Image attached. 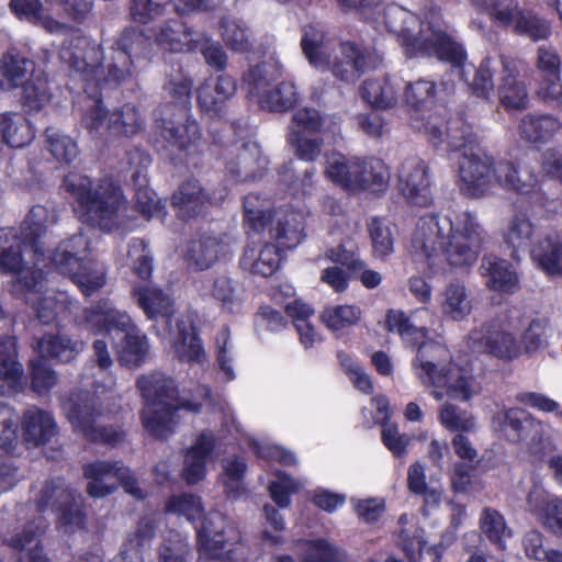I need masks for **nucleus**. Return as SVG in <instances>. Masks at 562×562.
<instances>
[{"label":"nucleus","mask_w":562,"mask_h":562,"mask_svg":"<svg viewBox=\"0 0 562 562\" xmlns=\"http://www.w3.org/2000/svg\"><path fill=\"white\" fill-rule=\"evenodd\" d=\"M157 526L154 519L149 517H142L136 526V529L133 533H131L126 541L123 544V549L121 551V555L124 561L139 560V562H144L143 553L146 548L151 546L156 537Z\"/></svg>","instance_id":"43"},{"label":"nucleus","mask_w":562,"mask_h":562,"mask_svg":"<svg viewBox=\"0 0 562 562\" xmlns=\"http://www.w3.org/2000/svg\"><path fill=\"white\" fill-rule=\"evenodd\" d=\"M27 379L30 390L37 395L48 394L58 383L56 371L40 356L27 361Z\"/></svg>","instance_id":"52"},{"label":"nucleus","mask_w":562,"mask_h":562,"mask_svg":"<svg viewBox=\"0 0 562 562\" xmlns=\"http://www.w3.org/2000/svg\"><path fill=\"white\" fill-rule=\"evenodd\" d=\"M561 126L560 119L552 114L529 113L521 119L518 130L521 138L529 143H546Z\"/></svg>","instance_id":"38"},{"label":"nucleus","mask_w":562,"mask_h":562,"mask_svg":"<svg viewBox=\"0 0 562 562\" xmlns=\"http://www.w3.org/2000/svg\"><path fill=\"white\" fill-rule=\"evenodd\" d=\"M57 218L54 209L36 204L21 223L20 234L14 228H0V272L20 274L25 268L23 251L26 248L33 251L34 260H40L44 256L41 239Z\"/></svg>","instance_id":"5"},{"label":"nucleus","mask_w":562,"mask_h":562,"mask_svg":"<svg viewBox=\"0 0 562 562\" xmlns=\"http://www.w3.org/2000/svg\"><path fill=\"white\" fill-rule=\"evenodd\" d=\"M361 316L359 306L339 304L326 306L321 313V321L331 331H339L357 325Z\"/></svg>","instance_id":"53"},{"label":"nucleus","mask_w":562,"mask_h":562,"mask_svg":"<svg viewBox=\"0 0 562 562\" xmlns=\"http://www.w3.org/2000/svg\"><path fill=\"white\" fill-rule=\"evenodd\" d=\"M214 204L213 194L195 179L181 182L170 198L176 216L184 222L206 215Z\"/></svg>","instance_id":"21"},{"label":"nucleus","mask_w":562,"mask_h":562,"mask_svg":"<svg viewBox=\"0 0 562 562\" xmlns=\"http://www.w3.org/2000/svg\"><path fill=\"white\" fill-rule=\"evenodd\" d=\"M376 56L367 48H361L355 42H341L339 55L330 61L327 70L344 82L357 81L367 70L375 68Z\"/></svg>","instance_id":"22"},{"label":"nucleus","mask_w":562,"mask_h":562,"mask_svg":"<svg viewBox=\"0 0 562 562\" xmlns=\"http://www.w3.org/2000/svg\"><path fill=\"white\" fill-rule=\"evenodd\" d=\"M160 135L166 142L165 147L179 154L196 150L202 139L200 124L191 113H172L157 120Z\"/></svg>","instance_id":"20"},{"label":"nucleus","mask_w":562,"mask_h":562,"mask_svg":"<svg viewBox=\"0 0 562 562\" xmlns=\"http://www.w3.org/2000/svg\"><path fill=\"white\" fill-rule=\"evenodd\" d=\"M131 295L147 318L157 319L162 317L167 322L171 321L175 314L173 301L161 289L148 285H134L131 290Z\"/></svg>","instance_id":"35"},{"label":"nucleus","mask_w":562,"mask_h":562,"mask_svg":"<svg viewBox=\"0 0 562 562\" xmlns=\"http://www.w3.org/2000/svg\"><path fill=\"white\" fill-rule=\"evenodd\" d=\"M83 348L82 341L72 339L65 334H44L36 340L37 356L45 360H55L60 363L72 361Z\"/></svg>","instance_id":"34"},{"label":"nucleus","mask_w":562,"mask_h":562,"mask_svg":"<svg viewBox=\"0 0 562 562\" xmlns=\"http://www.w3.org/2000/svg\"><path fill=\"white\" fill-rule=\"evenodd\" d=\"M434 238H426L422 245L428 260L441 256L450 267L465 268L475 263L484 243L485 232L476 216L463 211L453 218L439 214L423 217Z\"/></svg>","instance_id":"3"},{"label":"nucleus","mask_w":562,"mask_h":562,"mask_svg":"<svg viewBox=\"0 0 562 562\" xmlns=\"http://www.w3.org/2000/svg\"><path fill=\"white\" fill-rule=\"evenodd\" d=\"M2 119L3 146L23 148L33 142L36 132L24 115L16 112H4Z\"/></svg>","instance_id":"42"},{"label":"nucleus","mask_w":562,"mask_h":562,"mask_svg":"<svg viewBox=\"0 0 562 562\" xmlns=\"http://www.w3.org/2000/svg\"><path fill=\"white\" fill-rule=\"evenodd\" d=\"M427 35L422 27L418 34L402 35V45L412 57H436L438 60L450 64L464 76L468 53L462 44L457 42L446 31L427 24Z\"/></svg>","instance_id":"11"},{"label":"nucleus","mask_w":562,"mask_h":562,"mask_svg":"<svg viewBox=\"0 0 562 562\" xmlns=\"http://www.w3.org/2000/svg\"><path fill=\"white\" fill-rule=\"evenodd\" d=\"M44 137L45 148L60 166H69L78 157V144L69 135L50 126L45 128Z\"/></svg>","instance_id":"48"},{"label":"nucleus","mask_w":562,"mask_h":562,"mask_svg":"<svg viewBox=\"0 0 562 562\" xmlns=\"http://www.w3.org/2000/svg\"><path fill=\"white\" fill-rule=\"evenodd\" d=\"M9 546L19 551L31 547L26 552L20 554L18 562H49L33 526H25L21 532L12 536Z\"/></svg>","instance_id":"54"},{"label":"nucleus","mask_w":562,"mask_h":562,"mask_svg":"<svg viewBox=\"0 0 562 562\" xmlns=\"http://www.w3.org/2000/svg\"><path fill=\"white\" fill-rule=\"evenodd\" d=\"M439 422L450 431L468 432L474 428V418L457 405L446 403L439 412Z\"/></svg>","instance_id":"63"},{"label":"nucleus","mask_w":562,"mask_h":562,"mask_svg":"<svg viewBox=\"0 0 562 562\" xmlns=\"http://www.w3.org/2000/svg\"><path fill=\"white\" fill-rule=\"evenodd\" d=\"M81 324L93 335H111L124 331L131 325V317L119 311L108 297L99 299L82 310Z\"/></svg>","instance_id":"24"},{"label":"nucleus","mask_w":562,"mask_h":562,"mask_svg":"<svg viewBox=\"0 0 562 562\" xmlns=\"http://www.w3.org/2000/svg\"><path fill=\"white\" fill-rule=\"evenodd\" d=\"M360 94L362 100L374 109L386 110L397 103V91L389 77L364 80L360 87Z\"/></svg>","instance_id":"44"},{"label":"nucleus","mask_w":562,"mask_h":562,"mask_svg":"<svg viewBox=\"0 0 562 562\" xmlns=\"http://www.w3.org/2000/svg\"><path fill=\"white\" fill-rule=\"evenodd\" d=\"M270 238L282 249H293L305 238V221L302 214L294 211H278Z\"/></svg>","instance_id":"31"},{"label":"nucleus","mask_w":562,"mask_h":562,"mask_svg":"<svg viewBox=\"0 0 562 562\" xmlns=\"http://www.w3.org/2000/svg\"><path fill=\"white\" fill-rule=\"evenodd\" d=\"M106 65L105 83L121 85L132 76V68L139 59H150L153 41L143 30L128 26L120 34L112 47Z\"/></svg>","instance_id":"12"},{"label":"nucleus","mask_w":562,"mask_h":562,"mask_svg":"<svg viewBox=\"0 0 562 562\" xmlns=\"http://www.w3.org/2000/svg\"><path fill=\"white\" fill-rule=\"evenodd\" d=\"M59 60L68 71V76L82 82L86 93L81 125L90 133L103 126L109 120V111L103 103V90L120 85L105 83L104 70L101 69L102 50L88 37L76 35L65 40L59 48Z\"/></svg>","instance_id":"2"},{"label":"nucleus","mask_w":562,"mask_h":562,"mask_svg":"<svg viewBox=\"0 0 562 562\" xmlns=\"http://www.w3.org/2000/svg\"><path fill=\"white\" fill-rule=\"evenodd\" d=\"M120 333L123 334L121 346L117 350L120 363L130 368L139 367L148 352L146 336L136 333L132 322L126 330Z\"/></svg>","instance_id":"47"},{"label":"nucleus","mask_w":562,"mask_h":562,"mask_svg":"<svg viewBox=\"0 0 562 562\" xmlns=\"http://www.w3.org/2000/svg\"><path fill=\"white\" fill-rule=\"evenodd\" d=\"M514 23V31L516 34L527 36L533 42L548 40L551 35V25L549 21L532 11L522 9Z\"/></svg>","instance_id":"57"},{"label":"nucleus","mask_w":562,"mask_h":562,"mask_svg":"<svg viewBox=\"0 0 562 562\" xmlns=\"http://www.w3.org/2000/svg\"><path fill=\"white\" fill-rule=\"evenodd\" d=\"M221 36L226 47L233 52L247 53L251 50L252 43L248 29L241 23L223 18L220 22Z\"/></svg>","instance_id":"58"},{"label":"nucleus","mask_w":562,"mask_h":562,"mask_svg":"<svg viewBox=\"0 0 562 562\" xmlns=\"http://www.w3.org/2000/svg\"><path fill=\"white\" fill-rule=\"evenodd\" d=\"M61 188L75 200V212L82 223L108 233L116 227L126 199L113 177H102L94 183L89 176L70 171L64 176Z\"/></svg>","instance_id":"4"},{"label":"nucleus","mask_w":562,"mask_h":562,"mask_svg":"<svg viewBox=\"0 0 562 562\" xmlns=\"http://www.w3.org/2000/svg\"><path fill=\"white\" fill-rule=\"evenodd\" d=\"M442 313L453 321L465 318L472 310L463 284L451 282L445 291V300L441 303Z\"/></svg>","instance_id":"56"},{"label":"nucleus","mask_w":562,"mask_h":562,"mask_svg":"<svg viewBox=\"0 0 562 562\" xmlns=\"http://www.w3.org/2000/svg\"><path fill=\"white\" fill-rule=\"evenodd\" d=\"M267 63L251 66L243 76L248 94L257 98L262 110L284 113L293 110L299 103L296 87L291 81H281L273 89L268 90L270 78L268 77Z\"/></svg>","instance_id":"13"},{"label":"nucleus","mask_w":562,"mask_h":562,"mask_svg":"<svg viewBox=\"0 0 562 562\" xmlns=\"http://www.w3.org/2000/svg\"><path fill=\"white\" fill-rule=\"evenodd\" d=\"M236 80L226 74L216 79L207 78L196 89V103L200 112L211 119H221L227 101L236 93Z\"/></svg>","instance_id":"25"},{"label":"nucleus","mask_w":562,"mask_h":562,"mask_svg":"<svg viewBox=\"0 0 562 562\" xmlns=\"http://www.w3.org/2000/svg\"><path fill=\"white\" fill-rule=\"evenodd\" d=\"M472 349L503 361H512L520 356L521 348L516 336L499 318L484 322L469 334Z\"/></svg>","instance_id":"16"},{"label":"nucleus","mask_w":562,"mask_h":562,"mask_svg":"<svg viewBox=\"0 0 562 562\" xmlns=\"http://www.w3.org/2000/svg\"><path fill=\"white\" fill-rule=\"evenodd\" d=\"M36 72L35 63L16 48L8 49L0 60V88L13 90Z\"/></svg>","instance_id":"32"},{"label":"nucleus","mask_w":562,"mask_h":562,"mask_svg":"<svg viewBox=\"0 0 562 562\" xmlns=\"http://www.w3.org/2000/svg\"><path fill=\"white\" fill-rule=\"evenodd\" d=\"M85 477L91 480L87 485V493L93 498H101L110 495L115 485L105 484L104 481L113 475H117L119 467L116 462L95 461L83 465Z\"/></svg>","instance_id":"45"},{"label":"nucleus","mask_w":562,"mask_h":562,"mask_svg":"<svg viewBox=\"0 0 562 562\" xmlns=\"http://www.w3.org/2000/svg\"><path fill=\"white\" fill-rule=\"evenodd\" d=\"M493 423L508 441L518 443L530 438L532 431H537L540 423L526 409L510 407L497 413Z\"/></svg>","instance_id":"28"},{"label":"nucleus","mask_w":562,"mask_h":562,"mask_svg":"<svg viewBox=\"0 0 562 562\" xmlns=\"http://www.w3.org/2000/svg\"><path fill=\"white\" fill-rule=\"evenodd\" d=\"M398 191L406 203L418 207L432 204L429 167L417 156L407 157L398 169Z\"/></svg>","instance_id":"19"},{"label":"nucleus","mask_w":562,"mask_h":562,"mask_svg":"<svg viewBox=\"0 0 562 562\" xmlns=\"http://www.w3.org/2000/svg\"><path fill=\"white\" fill-rule=\"evenodd\" d=\"M282 259L283 249L274 243L266 241L257 256L254 248L246 249L240 263L249 266L252 274L268 278L279 270Z\"/></svg>","instance_id":"37"},{"label":"nucleus","mask_w":562,"mask_h":562,"mask_svg":"<svg viewBox=\"0 0 562 562\" xmlns=\"http://www.w3.org/2000/svg\"><path fill=\"white\" fill-rule=\"evenodd\" d=\"M41 513L52 508L58 515L64 527L86 528L87 515L85 507L76 501L75 492L69 487L56 484L54 479L46 480L36 499Z\"/></svg>","instance_id":"17"},{"label":"nucleus","mask_w":562,"mask_h":562,"mask_svg":"<svg viewBox=\"0 0 562 562\" xmlns=\"http://www.w3.org/2000/svg\"><path fill=\"white\" fill-rule=\"evenodd\" d=\"M448 149L459 151L460 192L473 199L486 195L495 180L506 190L520 195H532L536 201L544 203L540 191L539 175L528 166L516 167L512 161L494 159L483 153L473 126L461 117L449 122Z\"/></svg>","instance_id":"1"},{"label":"nucleus","mask_w":562,"mask_h":562,"mask_svg":"<svg viewBox=\"0 0 562 562\" xmlns=\"http://www.w3.org/2000/svg\"><path fill=\"white\" fill-rule=\"evenodd\" d=\"M218 244L214 238L205 237L188 243L184 260L196 271L211 268L217 260Z\"/></svg>","instance_id":"50"},{"label":"nucleus","mask_w":562,"mask_h":562,"mask_svg":"<svg viewBox=\"0 0 562 562\" xmlns=\"http://www.w3.org/2000/svg\"><path fill=\"white\" fill-rule=\"evenodd\" d=\"M480 528L496 550H506V539L512 537V530L498 510L485 507L480 516Z\"/></svg>","instance_id":"51"},{"label":"nucleus","mask_w":562,"mask_h":562,"mask_svg":"<svg viewBox=\"0 0 562 562\" xmlns=\"http://www.w3.org/2000/svg\"><path fill=\"white\" fill-rule=\"evenodd\" d=\"M543 526L554 535L562 537V499L546 497L533 508Z\"/></svg>","instance_id":"62"},{"label":"nucleus","mask_w":562,"mask_h":562,"mask_svg":"<svg viewBox=\"0 0 562 562\" xmlns=\"http://www.w3.org/2000/svg\"><path fill=\"white\" fill-rule=\"evenodd\" d=\"M532 259L548 276H562V240L549 234L539 239L531 249Z\"/></svg>","instance_id":"39"},{"label":"nucleus","mask_w":562,"mask_h":562,"mask_svg":"<svg viewBox=\"0 0 562 562\" xmlns=\"http://www.w3.org/2000/svg\"><path fill=\"white\" fill-rule=\"evenodd\" d=\"M461 79L468 85L469 90L473 95L480 99H488L491 92L494 90L493 70L491 67V58L485 57L480 63L479 67L475 68L473 78L469 80L465 76Z\"/></svg>","instance_id":"60"},{"label":"nucleus","mask_w":562,"mask_h":562,"mask_svg":"<svg viewBox=\"0 0 562 562\" xmlns=\"http://www.w3.org/2000/svg\"><path fill=\"white\" fill-rule=\"evenodd\" d=\"M136 386L145 400L147 407L142 412L140 418L145 430L155 439L166 440L173 434L175 408L169 406L167 398H172L175 390L171 383L157 385L151 374L142 375Z\"/></svg>","instance_id":"10"},{"label":"nucleus","mask_w":562,"mask_h":562,"mask_svg":"<svg viewBox=\"0 0 562 562\" xmlns=\"http://www.w3.org/2000/svg\"><path fill=\"white\" fill-rule=\"evenodd\" d=\"M480 272L486 279L490 290L502 293H514L518 286V278L505 259L493 255L483 257Z\"/></svg>","instance_id":"36"},{"label":"nucleus","mask_w":562,"mask_h":562,"mask_svg":"<svg viewBox=\"0 0 562 562\" xmlns=\"http://www.w3.org/2000/svg\"><path fill=\"white\" fill-rule=\"evenodd\" d=\"M533 235V224L526 214H516L505 233V241L514 249L527 246Z\"/></svg>","instance_id":"64"},{"label":"nucleus","mask_w":562,"mask_h":562,"mask_svg":"<svg viewBox=\"0 0 562 562\" xmlns=\"http://www.w3.org/2000/svg\"><path fill=\"white\" fill-rule=\"evenodd\" d=\"M164 88L171 99V102L166 105L167 115L191 113L193 80L190 77H182L179 80L170 79Z\"/></svg>","instance_id":"55"},{"label":"nucleus","mask_w":562,"mask_h":562,"mask_svg":"<svg viewBox=\"0 0 562 562\" xmlns=\"http://www.w3.org/2000/svg\"><path fill=\"white\" fill-rule=\"evenodd\" d=\"M9 9L19 21L41 27L49 34H60L68 29L67 24L48 13L42 0H10Z\"/></svg>","instance_id":"30"},{"label":"nucleus","mask_w":562,"mask_h":562,"mask_svg":"<svg viewBox=\"0 0 562 562\" xmlns=\"http://www.w3.org/2000/svg\"><path fill=\"white\" fill-rule=\"evenodd\" d=\"M21 104L25 112H40L52 100L48 77L43 71L32 74L22 85Z\"/></svg>","instance_id":"40"},{"label":"nucleus","mask_w":562,"mask_h":562,"mask_svg":"<svg viewBox=\"0 0 562 562\" xmlns=\"http://www.w3.org/2000/svg\"><path fill=\"white\" fill-rule=\"evenodd\" d=\"M135 156L139 159L140 165L131 175V182L135 191V210L147 220L154 216L165 218L167 215L166 205L157 198L156 192L148 187V179L145 172V169L151 162L150 156L145 151L136 149L128 154L130 162Z\"/></svg>","instance_id":"23"},{"label":"nucleus","mask_w":562,"mask_h":562,"mask_svg":"<svg viewBox=\"0 0 562 562\" xmlns=\"http://www.w3.org/2000/svg\"><path fill=\"white\" fill-rule=\"evenodd\" d=\"M456 92V83L451 79L440 82L428 78L408 81L403 90V101L411 115L425 117L426 113L437 109H446Z\"/></svg>","instance_id":"15"},{"label":"nucleus","mask_w":562,"mask_h":562,"mask_svg":"<svg viewBox=\"0 0 562 562\" xmlns=\"http://www.w3.org/2000/svg\"><path fill=\"white\" fill-rule=\"evenodd\" d=\"M190 52H200L206 64L216 71H223L227 66V55L222 45L213 42L205 34L199 33L193 44L190 46Z\"/></svg>","instance_id":"59"},{"label":"nucleus","mask_w":562,"mask_h":562,"mask_svg":"<svg viewBox=\"0 0 562 562\" xmlns=\"http://www.w3.org/2000/svg\"><path fill=\"white\" fill-rule=\"evenodd\" d=\"M166 513L184 516L193 524L196 533V550L205 560H223L229 539L226 521L220 513H205L201 497L193 494L170 496L165 505Z\"/></svg>","instance_id":"6"},{"label":"nucleus","mask_w":562,"mask_h":562,"mask_svg":"<svg viewBox=\"0 0 562 562\" xmlns=\"http://www.w3.org/2000/svg\"><path fill=\"white\" fill-rule=\"evenodd\" d=\"M177 357L180 361L189 363H203L206 353L198 329L191 325H178V338L173 345Z\"/></svg>","instance_id":"46"},{"label":"nucleus","mask_w":562,"mask_h":562,"mask_svg":"<svg viewBox=\"0 0 562 562\" xmlns=\"http://www.w3.org/2000/svg\"><path fill=\"white\" fill-rule=\"evenodd\" d=\"M415 373L425 386L432 387L431 395L438 401L445 395L462 401H469L472 397L470 385L472 376L465 368L454 361H449L441 368L431 360L424 361L423 367Z\"/></svg>","instance_id":"14"},{"label":"nucleus","mask_w":562,"mask_h":562,"mask_svg":"<svg viewBox=\"0 0 562 562\" xmlns=\"http://www.w3.org/2000/svg\"><path fill=\"white\" fill-rule=\"evenodd\" d=\"M198 34L186 22L178 19H169L156 30L155 43L165 52H190V46Z\"/></svg>","instance_id":"33"},{"label":"nucleus","mask_w":562,"mask_h":562,"mask_svg":"<svg viewBox=\"0 0 562 562\" xmlns=\"http://www.w3.org/2000/svg\"><path fill=\"white\" fill-rule=\"evenodd\" d=\"M325 173L331 182L347 191H367L375 195L387 191L391 179L389 166L374 157L347 160L340 156L328 164Z\"/></svg>","instance_id":"8"},{"label":"nucleus","mask_w":562,"mask_h":562,"mask_svg":"<svg viewBox=\"0 0 562 562\" xmlns=\"http://www.w3.org/2000/svg\"><path fill=\"white\" fill-rule=\"evenodd\" d=\"M87 249L82 235H72L61 240L49 256L55 270L69 277L82 295L89 297L106 283V271L97 261L82 258Z\"/></svg>","instance_id":"7"},{"label":"nucleus","mask_w":562,"mask_h":562,"mask_svg":"<svg viewBox=\"0 0 562 562\" xmlns=\"http://www.w3.org/2000/svg\"><path fill=\"white\" fill-rule=\"evenodd\" d=\"M144 128V120L136 105L123 104L114 110L108 121V130L120 136L131 137Z\"/></svg>","instance_id":"49"},{"label":"nucleus","mask_w":562,"mask_h":562,"mask_svg":"<svg viewBox=\"0 0 562 562\" xmlns=\"http://www.w3.org/2000/svg\"><path fill=\"white\" fill-rule=\"evenodd\" d=\"M22 439L35 448L46 445L57 432L53 414L37 406L24 411L21 417Z\"/></svg>","instance_id":"27"},{"label":"nucleus","mask_w":562,"mask_h":562,"mask_svg":"<svg viewBox=\"0 0 562 562\" xmlns=\"http://www.w3.org/2000/svg\"><path fill=\"white\" fill-rule=\"evenodd\" d=\"M501 59L503 71L498 87L499 102L508 112L524 110L527 108L529 99L525 82L518 80L519 69L516 61L506 56H502Z\"/></svg>","instance_id":"29"},{"label":"nucleus","mask_w":562,"mask_h":562,"mask_svg":"<svg viewBox=\"0 0 562 562\" xmlns=\"http://www.w3.org/2000/svg\"><path fill=\"white\" fill-rule=\"evenodd\" d=\"M326 34L314 25L303 27L301 38L302 53L308 64L321 70H327L330 66V54L325 45Z\"/></svg>","instance_id":"41"},{"label":"nucleus","mask_w":562,"mask_h":562,"mask_svg":"<svg viewBox=\"0 0 562 562\" xmlns=\"http://www.w3.org/2000/svg\"><path fill=\"white\" fill-rule=\"evenodd\" d=\"M215 448L216 437L213 431L206 429L202 430L193 445L186 450L182 477L188 484L194 485L205 479L207 460Z\"/></svg>","instance_id":"26"},{"label":"nucleus","mask_w":562,"mask_h":562,"mask_svg":"<svg viewBox=\"0 0 562 562\" xmlns=\"http://www.w3.org/2000/svg\"><path fill=\"white\" fill-rule=\"evenodd\" d=\"M369 234L375 257L385 258L394 251V236L384 220L380 217L372 218L369 224Z\"/></svg>","instance_id":"61"},{"label":"nucleus","mask_w":562,"mask_h":562,"mask_svg":"<svg viewBox=\"0 0 562 562\" xmlns=\"http://www.w3.org/2000/svg\"><path fill=\"white\" fill-rule=\"evenodd\" d=\"M64 408L74 430L87 441L115 447L124 440L125 432L121 428L97 425L102 409L93 394L86 392L72 395Z\"/></svg>","instance_id":"9"},{"label":"nucleus","mask_w":562,"mask_h":562,"mask_svg":"<svg viewBox=\"0 0 562 562\" xmlns=\"http://www.w3.org/2000/svg\"><path fill=\"white\" fill-rule=\"evenodd\" d=\"M385 329L389 333L396 331L406 347L416 349V356L412 361L415 372L423 367L424 361H429L432 353L441 348L435 340L427 339V328L413 325L411 318L402 311L386 312Z\"/></svg>","instance_id":"18"}]
</instances>
